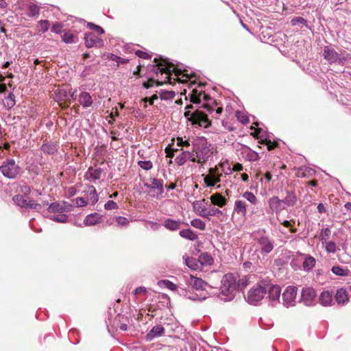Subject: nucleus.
<instances>
[{"mask_svg":"<svg viewBox=\"0 0 351 351\" xmlns=\"http://www.w3.org/2000/svg\"><path fill=\"white\" fill-rule=\"evenodd\" d=\"M247 205L245 200L237 199L234 202L233 212L238 215L245 217L247 215Z\"/></svg>","mask_w":351,"mask_h":351,"instance_id":"nucleus-20","label":"nucleus"},{"mask_svg":"<svg viewBox=\"0 0 351 351\" xmlns=\"http://www.w3.org/2000/svg\"><path fill=\"white\" fill-rule=\"evenodd\" d=\"M101 215L97 213L88 215L84 219V224L86 226H94L101 220Z\"/></svg>","mask_w":351,"mask_h":351,"instance_id":"nucleus-28","label":"nucleus"},{"mask_svg":"<svg viewBox=\"0 0 351 351\" xmlns=\"http://www.w3.org/2000/svg\"><path fill=\"white\" fill-rule=\"evenodd\" d=\"M196 154L197 163L204 164L213 158L214 147L204 136L197 137L192 141Z\"/></svg>","mask_w":351,"mask_h":351,"instance_id":"nucleus-2","label":"nucleus"},{"mask_svg":"<svg viewBox=\"0 0 351 351\" xmlns=\"http://www.w3.org/2000/svg\"><path fill=\"white\" fill-rule=\"evenodd\" d=\"M210 199L212 204L220 208H222L227 204V199L222 196L219 193L213 194L210 197Z\"/></svg>","mask_w":351,"mask_h":351,"instance_id":"nucleus-25","label":"nucleus"},{"mask_svg":"<svg viewBox=\"0 0 351 351\" xmlns=\"http://www.w3.org/2000/svg\"><path fill=\"white\" fill-rule=\"evenodd\" d=\"M85 45L88 48L93 47H101L104 45V41L93 32H88L84 36Z\"/></svg>","mask_w":351,"mask_h":351,"instance_id":"nucleus-15","label":"nucleus"},{"mask_svg":"<svg viewBox=\"0 0 351 351\" xmlns=\"http://www.w3.org/2000/svg\"><path fill=\"white\" fill-rule=\"evenodd\" d=\"M185 153L186 154V157H187V160H191L193 162H197V156H196V154L195 152V149L194 147H193V150L192 152H188V151H185Z\"/></svg>","mask_w":351,"mask_h":351,"instance_id":"nucleus-57","label":"nucleus"},{"mask_svg":"<svg viewBox=\"0 0 351 351\" xmlns=\"http://www.w3.org/2000/svg\"><path fill=\"white\" fill-rule=\"evenodd\" d=\"M335 298L339 304H344L348 302V297L346 290L343 288L337 289L335 295Z\"/></svg>","mask_w":351,"mask_h":351,"instance_id":"nucleus-29","label":"nucleus"},{"mask_svg":"<svg viewBox=\"0 0 351 351\" xmlns=\"http://www.w3.org/2000/svg\"><path fill=\"white\" fill-rule=\"evenodd\" d=\"M266 293L267 287H265V282L258 283L248 291L247 301L249 304L256 305Z\"/></svg>","mask_w":351,"mask_h":351,"instance_id":"nucleus-7","label":"nucleus"},{"mask_svg":"<svg viewBox=\"0 0 351 351\" xmlns=\"http://www.w3.org/2000/svg\"><path fill=\"white\" fill-rule=\"evenodd\" d=\"M254 240L256 241L262 254L270 253L274 247V241L266 234L264 230H258L252 234Z\"/></svg>","mask_w":351,"mask_h":351,"instance_id":"nucleus-5","label":"nucleus"},{"mask_svg":"<svg viewBox=\"0 0 351 351\" xmlns=\"http://www.w3.org/2000/svg\"><path fill=\"white\" fill-rule=\"evenodd\" d=\"M68 215L64 213H60L58 215H53L50 217V219L58 223H66L68 221Z\"/></svg>","mask_w":351,"mask_h":351,"instance_id":"nucleus-44","label":"nucleus"},{"mask_svg":"<svg viewBox=\"0 0 351 351\" xmlns=\"http://www.w3.org/2000/svg\"><path fill=\"white\" fill-rule=\"evenodd\" d=\"M75 204L78 207H83L88 204V202L83 197H77L75 199Z\"/></svg>","mask_w":351,"mask_h":351,"instance_id":"nucleus-62","label":"nucleus"},{"mask_svg":"<svg viewBox=\"0 0 351 351\" xmlns=\"http://www.w3.org/2000/svg\"><path fill=\"white\" fill-rule=\"evenodd\" d=\"M246 157L250 161L253 162L257 161L260 158L258 153L252 150H250V152L247 154Z\"/></svg>","mask_w":351,"mask_h":351,"instance_id":"nucleus-55","label":"nucleus"},{"mask_svg":"<svg viewBox=\"0 0 351 351\" xmlns=\"http://www.w3.org/2000/svg\"><path fill=\"white\" fill-rule=\"evenodd\" d=\"M164 332L165 328L162 326H155L146 335L145 339L149 341H152L154 339L162 336Z\"/></svg>","mask_w":351,"mask_h":351,"instance_id":"nucleus-24","label":"nucleus"},{"mask_svg":"<svg viewBox=\"0 0 351 351\" xmlns=\"http://www.w3.org/2000/svg\"><path fill=\"white\" fill-rule=\"evenodd\" d=\"M102 172L101 168L90 167L84 175V178L90 182H95L101 178Z\"/></svg>","mask_w":351,"mask_h":351,"instance_id":"nucleus-21","label":"nucleus"},{"mask_svg":"<svg viewBox=\"0 0 351 351\" xmlns=\"http://www.w3.org/2000/svg\"><path fill=\"white\" fill-rule=\"evenodd\" d=\"M265 287H267V293H268V298L271 305L276 306L277 304L280 303V296L281 293L280 286L265 283Z\"/></svg>","mask_w":351,"mask_h":351,"instance_id":"nucleus-11","label":"nucleus"},{"mask_svg":"<svg viewBox=\"0 0 351 351\" xmlns=\"http://www.w3.org/2000/svg\"><path fill=\"white\" fill-rule=\"evenodd\" d=\"M298 289L294 286H289L284 291L282 297V304L286 307L293 306L295 304V298Z\"/></svg>","mask_w":351,"mask_h":351,"instance_id":"nucleus-10","label":"nucleus"},{"mask_svg":"<svg viewBox=\"0 0 351 351\" xmlns=\"http://www.w3.org/2000/svg\"><path fill=\"white\" fill-rule=\"evenodd\" d=\"M236 117L237 119L242 123H247L249 121L248 117L244 115H241L240 112H237Z\"/></svg>","mask_w":351,"mask_h":351,"instance_id":"nucleus-64","label":"nucleus"},{"mask_svg":"<svg viewBox=\"0 0 351 351\" xmlns=\"http://www.w3.org/2000/svg\"><path fill=\"white\" fill-rule=\"evenodd\" d=\"M319 300L322 305L329 306L332 301V294L328 291H322L319 295Z\"/></svg>","mask_w":351,"mask_h":351,"instance_id":"nucleus-32","label":"nucleus"},{"mask_svg":"<svg viewBox=\"0 0 351 351\" xmlns=\"http://www.w3.org/2000/svg\"><path fill=\"white\" fill-rule=\"evenodd\" d=\"M62 25L59 23H56L52 25L51 30L56 34H60L62 32Z\"/></svg>","mask_w":351,"mask_h":351,"instance_id":"nucleus-61","label":"nucleus"},{"mask_svg":"<svg viewBox=\"0 0 351 351\" xmlns=\"http://www.w3.org/2000/svg\"><path fill=\"white\" fill-rule=\"evenodd\" d=\"M223 215L222 211L217 208L211 206V204H208V212L206 214V219H209L210 217H220Z\"/></svg>","mask_w":351,"mask_h":351,"instance_id":"nucleus-39","label":"nucleus"},{"mask_svg":"<svg viewBox=\"0 0 351 351\" xmlns=\"http://www.w3.org/2000/svg\"><path fill=\"white\" fill-rule=\"evenodd\" d=\"M209 203L205 199L201 201H195L193 203V207L195 212L199 216L206 218L208 212Z\"/></svg>","mask_w":351,"mask_h":351,"instance_id":"nucleus-18","label":"nucleus"},{"mask_svg":"<svg viewBox=\"0 0 351 351\" xmlns=\"http://www.w3.org/2000/svg\"><path fill=\"white\" fill-rule=\"evenodd\" d=\"M306 23H307L306 20H305L304 18H302L301 16L294 17L291 21V24L293 26H296L297 25H299V24H302V25H306Z\"/></svg>","mask_w":351,"mask_h":351,"instance_id":"nucleus-51","label":"nucleus"},{"mask_svg":"<svg viewBox=\"0 0 351 351\" xmlns=\"http://www.w3.org/2000/svg\"><path fill=\"white\" fill-rule=\"evenodd\" d=\"M162 225L168 230L175 232L180 229L182 225L189 226V223L180 219L167 218L163 220Z\"/></svg>","mask_w":351,"mask_h":351,"instance_id":"nucleus-14","label":"nucleus"},{"mask_svg":"<svg viewBox=\"0 0 351 351\" xmlns=\"http://www.w3.org/2000/svg\"><path fill=\"white\" fill-rule=\"evenodd\" d=\"M178 294L182 297H184L185 298L197 301V300H205L206 297H203L202 298H199L197 294H193L191 293V291L188 289H186L184 288L179 287L178 289Z\"/></svg>","mask_w":351,"mask_h":351,"instance_id":"nucleus-26","label":"nucleus"},{"mask_svg":"<svg viewBox=\"0 0 351 351\" xmlns=\"http://www.w3.org/2000/svg\"><path fill=\"white\" fill-rule=\"evenodd\" d=\"M71 206L66 202H53L48 207V212L51 213H62L70 211Z\"/></svg>","mask_w":351,"mask_h":351,"instance_id":"nucleus-17","label":"nucleus"},{"mask_svg":"<svg viewBox=\"0 0 351 351\" xmlns=\"http://www.w3.org/2000/svg\"><path fill=\"white\" fill-rule=\"evenodd\" d=\"M351 62V53L346 51H341L339 53V59L337 63L343 65L346 63Z\"/></svg>","mask_w":351,"mask_h":351,"instance_id":"nucleus-38","label":"nucleus"},{"mask_svg":"<svg viewBox=\"0 0 351 351\" xmlns=\"http://www.w3.org/2000/svg\"><path fill=\"white\" fill-rule=\"evenodd\" d=\"M221 176L217 167H211L208 169V173L204 178V183L208 187L214 186L220 182Z\"/></svg>","mask_w":351,"mask_h":351,"instance_id":"nucleus-12","label":"nucleus"},{"mask_svg":"<svg viewBox=\"0 0 351 351\" xmlns=\"http://www.w3.org/2000/svg\"><path fill=\"white\" fill-rule=\"evenodd\" d=\"M86 192L87 198L92 204H95L98 202V195L95 188L93 185L88 186Z\"/></svg>","mask_w":351,"mask_h":351,"instance_id":"nucleus-33","label":"nucleus"},{"mask_svg":"<svg viewBox=\"0 0 351 351\" xmlns=\"http://www.w3.org/2000/svg\"><path fill=\"white\" fill-rule=\"evenodd\" d=\"M185 264L191 269L197 270L200 269L199 261L197 259L193 257L183 256Z\"/></svg>","mask_w":351,"mask_h":351,"instance_id":"nucleus-36","label":"nucleus"},{"mask_svg":"<svg viewBox=\"0 0 351 351\" xmlns=\"http://www.w3.org/2000/svg\"><path fill=\"white\" fill-rule=\"evenodd\" d=\"M104 208L106 210H114L118 208V205L115 202L112 200H108L105 204Z\"/></svg>","mask_w":351,"mask_h":351,"instance_id":"nucleus-58","label":"nucleus"},{"mask_svg":"<svg viewBox=\"0 0 351 351\" xmlns=\"http://www.w3.org/2000/svg\"><path fill=\"white\" fill-rule=\"evenodd\" d=\"M187 282L192 286L193 288L198 291L206 290L207 287H210L208 284L202 278L195 277L192 275L190 276V280H189Z\"/></svg>","mask_w":351,"mask_h":351,"instance_id":"nucleus-19","label":"nucleus"},{"mask_svg":"<svg viewBox=\"0 0 351 351\" xmlns=\"http://www.w3.org/2000/svg\"><path fill=\"white\" fill-rule=\"evenodd\" d=\"M87 27L90 29H92V30H94L95 31L97 34H102L104 33V29L99 26V25H97L93 23H88L87 24Z\"/></svg>","mask_w":351,"mask_h":351,"instance_id":"nucleus-53","label":"nucleus"},{"mask_svg":"<svg viewBox=\"0 0 351 351\" xmlns=\"http://www.w3.org/2000/svg\"><path fill=\"white\" fill-rule=\"evenodd\" d=\"M322 56L330 64L337 63L339 53L330 46H325L323 49Z\"/></svg>","mask_w":351,"mask_h":351,"instance_id":"nucleus-16","label":"nucleus"},{"mask_svg":"<svg viewBox=\"0 0 351 351\" xmlns=\"http://www.w3.org/2000/svg\"><path fill=\"white\" fill-rule=\"evenodd\" d=\"M322 244L328 253H335L339 250L335 243L332 241H327L322 243Z\"/></svg>","mask_w":351,"mask_h":351,"instance_id":"nucleus-42","label":"nucleus"},{"mask_svg":"<svg viewBox=\"0 0 351 351\" xmlns=\"http://www.w3.org/2000/svg\"><path fill=\"white\" fill-rule=\"evenodd\" d=\"M286 195L282 199L285 206L287 208L288 207L294 206L298 201V198L295 194V191L293 190H286L285 191Z\"/></svg>","mask_w":351,"mask_h":351,"instance_id":"nucleus-22","label":"nucleus"},{"mask_svg":"<svg viewBox=\"0 0 351 351\" xmlns=\"http://www.w3.org/2000/svg\"><path fill=\"white\" fill-rule=\"evenodd\" d=\"M78 101L84 108H87L93 105V99L90 94L86 91H82L78 96Z\"/></svg>","mask_w":351,"mask_h":351,"instance_id":"nucleus-23","label":"nucleus"},{"mask_svg":"<svg viewBox=\"0 0 351 351\" xmlns=\"http://www.w3.org/2000/svg\"><path fill=\"white\" fill-rule=\"evenodd\" d=\"M75 36L72 33L65 32L62 36V40L66 43H73L75 42L74 40Z\"/></svg>","mask_w":351,"mask_h":351,"instance_id":"nucleus-52","label":"nucleus"},{"mask_svg":"<svg viewBox=\"0 0 351 351\" xmlns=\"http://www.w3.org/2000/svg\"><path fill=\"white\" fill-rule=\"evenodd\" d=\"M160 60H162V62L158 63L157 65H153V71L157 73L158 70H160V73H165L167 75L166 78L168 82L171 84V73H174L175 75L178 77L182 73L183 71L181 68H179L178 66H176L172 62H169L167 59H164L160 57Z\"/></svg>","mask_w":351,"mask_h":351,"instance_id":"nucleus-4","label":"nucleus"},{"mask_svg":"<svg viewBox=\"0 0 351 351\" xmlns=\"http://www.w3.org/2000/svg\"><path fill=\"white\" fill-rule=\"evenodd\" d=\"M179 235L185 239L194 241L197 239V234L190 228L180 230Z\"/></svg>","mask_w":351,"mask_h":351,"instance_id":"nucleus-30","label":"nucleus"},{"mask_svg":"<svg viewBox=\"0 0 351 351\" xmlns=\"http://www.w3.org/2000/svg\"><path fill=\"white\" fill-rule=\"evenodd\" d=\"M330 235V230L328 228H322L320 232V241L322 243L327 241Z\"/></svg>","mask_w":351,"mask_h":351,"instance_id":"nucleus-49","label":"nucleus"},{"mask_svg":"<svg viewBox=\"0 0 351 351\" xmlns=\"http://www.w3.org/2000/svg\"><path fill=\"white\" fill-rule=\"evenodd\" d=\"M0 171L8 179H15L22 173V168L14 159H7L0 166Z\"/></svg>","mask_w":351,"mask_h":351,"instance_id":"nucleus-6","label":"nucleus"},{"mask_svg":"<svg viewBox=\"0 0 351 351\" xmlns=\"http://www.w3.org/2000/svg\"><path fill=\"white\" fill-rule=\"evenodd\" d=\"M138 165L144 170L148 171L153 167L152 162L150 160H139Z\"/></svg>","mask_w":351,"mask_h":351,"instance_id":"nucleus-50","label":"nucleus"},{"mask_svg":"<svg viewBox=\"0 0 351 351\" xmlns=\"http://www.w3.org/2000/svg\"><path fill=\"white\" fill-rule=\"evenodd\" d=\"M316 291L312 287H304L301 291V297L300 302L303 303L306 306H315Z\"/></svg>","mask_w":351,"mask_h":351,"instance_id":"nucleus-9","label":"nucleus"},{"mask_svg":"<svg viewBox=\"0 0 351 351\" xmlns=\"http://www.w3.org/2000/svg\"><path fill=\"white\" fill-rule=\"evenodd\" d=\"M269 208L272 213H280L283 210L287 209L282 199L277 196H273L268 199Z\"/></svg>","mask_w":351,"mask_h":351,"instance_id":"nucleus-13","label":"nucleus"},{"mask_svg":"<svg viewBox=\"0 0 351 351\" xmlns=\"http://www.w3.org/2000/svg\"><path fill=\"white\" fill-rule=\"evenodd\" d=\"M300 254L305 256L304 261L302 263L304 270L306 271H311L315 265V258L309 254L305 255L302 253H300Z\"/></svg>","mask_w":351,"mask_h":351,"instance_id":"nucleus-27","label":"nucleus"},{"mask_svg":"<svg viewBox=\"0 0 351 351\" xmlns=\"http://www.w3.org/2000/svg\"><path fill=\"white\" fill-rule=\"evenodd\" d=\"M242 197L248 201L252 205H256L258 202L257 197L255 195L250 191H245L242 194Z\"/></svg>","mask_w":351,"mask_h":351,"instance_id":"nucleus-40","label":"nucleus"},{"mask_svg":"<svg viewBox=\"0 0 351 351\" xmlns=\"http://www.w3.org/2000/svg\"><path fill=\"white\" fill-rule=\"evenodd\" d=\"M13 202L21 208H27L28 201L21 195H14L12 198Z\"/></svg>","mask_w":351,"mask_h":351,"instance_id":"nucleus-37","label":"nucleus"},{"mask_svg":"<svg viewBox=\"0 0 351 351\" xmlns=\"http://www.w3.org/2000/svg\"><path fill=\"white\" fill-rule=\"evenodd\" d=\"M239 286L240 284L237 283V277L230 273L225 274L221 279L220 298L224 301L232 300L234 297V291Z\"/></svg>","mask_w":351,"mask_h":351,"instance_id":"nucleus-3","label":"nucleus"},{"mask_svg":"<svg viewBox=\"0 0 351 351\" xmlns=\"http://www.w3.org/2000/svg\"><path fill=\"white\" fill-rule=\"evenodd\" d=\"M40 150L45 154L53 155L58 151V148L56 144L53 143H47L42 145Z\"/></svg>","mask_w":351,"mask_h":351,"instance_id":"nucleus-34","label":"nucleus"},{"mask_svg":"<svg viewBox=\"0 0 351 351\" xmlns=\"http://www.w3.org/2000/svg\"><path fill=\"white\" fill-rule=\"evenodd\" d=\"M40 31L43 33L46 32L50 26L49 21L48 20H41L39 21Z\"/></svg>","mask_w":351,"mask_h":351,"instance_id":"nucleus-54","label":"nucleus"},{"mask_svg":"<svg viewBox=\"0 0 351 351\" xmlns=\"http://www.w3.org/2000/svg\"><path fill=\"white\" fill-rule=\"evenodd\" d=\"M112 221L116 222L117 226L120 228H126L130 223L128 218L121 216L115 217L112 219Z\"/></svg>","mask_w":351,"mask_h":351,"instance_id":"nucleus-41","label":"nucleus"},{"mask_svg":"<svg viewBox=\"0 0 351 351\" xmlns=\"http://www.w3.org/2000/svg\"><path fill=\"white\" fill-rule=\"evenodd\" d=\"M186 154L185 151H182L178 156L175 158L176 164L179 166L184 165L187 161Z\"/></svg>","mask_w":351,"mask_h":351,"instance_id":"nucleus-45","label":"nucleus"},{"mask_svg":"<svg viewBox=\"0 0 351 351\" xmlns=\"http://www.w3.org/2000/svg\"><path fill=\"white\" fill-rule=\"evenodd\" d=\"M177 144L180 147H188L190 146V143L189 140L184 141L182 138L180 137L177 138Z\"/></svg>","mask_w":351,"mask_h":351,"instance_id":"nucleus-60","label":"nucleus"},{"mask_svg":"<svg viewBox=\"0 0 351 351\" xmlns=\"http://www.w3.org/2000/svg\"><path fill=\"white\" fill-rule=\"evenodd\" d=\"M190 95L191 101L195 105L201 104L202 100L205 101L202 106H199L193 112L190 110L193 109V105L186 107L187 110L184 112V117L187 118L194 125H198L200 127L208 128L210 125V122L208 118L206 112L212 113L214 111L213 108L210 105L209 102L213 99L204 91L199 90L196 88L193 89Z\"/></svg>","mask_w":351,"mask_h":351,"instance_id":"nucleus-1","label":"nucleus"},{"mask_svg":"<svg viewBox=\"0 0 351 351\" xmlns=\"http://www.w3.org/2000/svg\"><path fill=\"white\" fill-rule=\"evenodd\" d=\"M315 174V171L313 169L305 166L300 167L296 173L297 176L301 178L312 177Z\"/></svg>","mask_w":351,"mask_h":351,"instance_id":"nucleus-31","label":"nucleus"},{"mask_svg":"<svg viewBox=\"0 0 351 351\" xmlns=\"http://www.w3.org/2000/svg\"><path fill=\"white\" fill-rule=\"evenodd\" d=\"M197 260L199 266L211 265L213 263V257L207 252L201 254Z\"/></svg>","mask_w":351,"mask_h":351,"instance_id":"nucleus-35","label":"nucleus"},{"mask_svg":"<svg viewBox=\"0 0 351 351\" xmlns=\"http://www.w3.org/2000/svg\"><path fill=\"white\" fill-rule=\"evenodd\" d=\"M159 284L163 285L167 289H169L171 291H177L179 287L172 282L169 280H163L159 282Z\"/></svg>","mask_w":351,"mask_h":351,"instance_id":"nucleus-48","label":"nucleus"},{"mask_svg":"<svg viewBox=\"0 0 351 351\" xmlns=\"http://www.w3.org/2000/svg\"><path fill=\"white\" fill-rule=\"evenodd\" d=\"M262 143L266 144L269 150H272L276 147V143L268 139L267 137L262 140Z\"/></svg>","mask_w":351,"mask_h":351,"instance_id":"nucleus-59","label":"nucleus"},{"mask_svg":"<svg viewBox=\"0 0 351 351\" xmlns=\"http://www.w3.org/2000/svg\"><path fill=\"white\" fill-rule=\"evenodd\" d=\"M29 16H35L39 14L40 8L38 6L33 3L28 5Z\"/></svg>","mask_w":351,"mask_h":351,"instance_id":"nucleus-46","label":"nucleus"},{"mask_svg":"<svg viewBox=\"0 0 351 351\" xmlns=\"http://www.w3.org/2000/svg\"><path fill=\"white\" fill-rule=\"evenodd\" d=\"M30 209H33L37 211H40L42 209V206L40 204L36 203L34 200L30 199L28 201L27 207Z\"/></svg>","mask_w":351,"mask_h":351,"instance_id":"nucleus-56","label":"nucleus"},{"mask_svg":"<svg viewBox=\"0 0 351 351\" xmlns=\"http://www.w3.org/2000/svg\"><path fill=\"white\" fill-rule=\"evenodd\" d=\"M151 184L144 183V186L149 189L150 195L158 198L164 192L163 180L158 178H151Z\"/></svg>","mask_w":351,"mask_h":351,"instance_id":"nucleus-8","label":"nucleus"},{"mask_svg":"<svg viewBox=\"0 0 351 351\" xmlns=\"http://www.w3.org/2000/svg\"><path fill=\"white\" fill-rule=\"evenodd\" d=\"M191 225L201 230H204L206 228L205 223L200 219H195L191 220Z\"/></svg>","mask_w":351,"mask_h":351,"instance_id":"nucleus-47","label":"nucleus"},{"mask_svg":"<svg viewBox=\"0 0 351 351\" xmlns=\"http://www.w3.org/2000/svg\"><path fill=\"white\" fill-rule=\"evenodd\" d=\"M331 271L333 274L339 276H347L349 273L348 269H345L339 266L332 267Z\"/></svg>","mask_w":351,"mask_h":351,"instance_id":"nucleus-43","label":"nucleus"},{"mask_svg":"<svg viewBox=\"0 0 351 351\" xmlns=\"http://www.w3.org/2000/svg\"><path fill=\"white\" fill-rule=\"evenodd\" d=\"M135 54L141 58H143V59L151 58V56L149 54H147L146 52L141 51V50L136 51Z\"/></svg>","mask_w":351,"mask_h":351,"instance_id":"nucleus-63","label":"nucleus"}]
</instances>
